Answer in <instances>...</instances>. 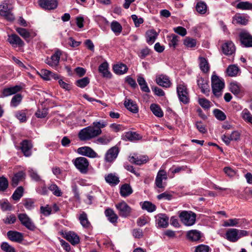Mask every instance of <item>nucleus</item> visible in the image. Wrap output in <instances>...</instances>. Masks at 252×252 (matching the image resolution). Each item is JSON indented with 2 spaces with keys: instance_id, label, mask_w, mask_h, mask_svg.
Listing matches in <instances>:
<instances>
[{
  "instance_id": "ddd939ff",
  "label": "nucleus",
  "mask_w": 252,
  "mask_h": 252,
  "mask_svg": "<svg viewBox=\"0 0 252 252\" xmlns=\"http://www.w3.org/2000/svg\"><path fill=\"white\" fill-rule=\"evenodd\" d=\"M221 50L225 55H232L236 50L234 44L231 41H225L221 45Z\"/></svg>"
},
{
  "instance_id": "4468645a",
  "label": "nucleus",
  "mask_w": 252,
  "mask_h": 252,
  "mask_svg": "<svg viewBox=\"0 0 252 252\" xmlns=\"http://www.w3.org/2000/svg\"><path fill=\"white\" fill-rule=\"evenodd\" d=\"M61 56V51L57 50L50 58L46 59L45 63L53 68L56 67L59 64Z\"/></svg>"
},
{
  "instance_id": "2eb2a0df",
  "label": "nucleus",
  "mask_w": 252,
  "mask_h": 252,
  "mask_svg": "<svg viewBox=\"0 0 252 252\" xmlns=\"http://www.w3.org/2000/svg\"><path fill=\"white\" fill-rule=\"evenodd\" d=\"M77 153L82 156L91 158L97 157V154L91 148L88 146L82 147L78 148Z\"/></svg>"
},
{
  "instance_id": "5701e85b",
  "label": "nucleus",
  "mask_w": 252,
  "mask_h": 252,
  "mask_svg": "<svg viewBox=\"0 0 252 252\" xmlns=\"http://www.w3.org/2000/svg\"><path fill=\"white\" fill-rule=\"evenodd\" d=\"M7 41L14 47L17 46L22 47L24 45V43L22 40L15 34L9 35Z\"/></svg>"
},
{
  "instance_id": "5fc2aeb1",
  "label": "nucleus",
  "mask_w": 252,
  "mask_h": 252,
  "mask_svg": "<svg viewBox=\"0 0 252 252\" xmlns=\"http://www.w3.org/2000/svg\"><path fill=\"white\" fill-rule=\"evenodd\" d=\"M90 82V79L88 77H84L76 81V85L80 88H83L87 86Z\"/></svg>"
},
{
  "instance_id": "f8f14e48",
  "label": "nucleus",
  "mask_w": 252,
  "mask_h": 252,
  "mask_svg": "<svg viewBox=\"0 0 252 252\" xmlns=\"http://www.w3.org/2000/svg\"><path fill=\"white\" fill-rule=\"evenodd\" d=\"M39 5L45 10H52L56 9L58 6L57 0H39Z\"/></svg>"
},
{
  "instance_id": "cd10ccee",
  "label": "nucleus",
  "mask_w": 252,
  "mask_h": 252,
  "mask_svg": "<svg viewBox=\"0 0 252 252\" xmlns=\"http://www.w3.org/2000/svg\"><path fill=\"white\" fill-rule=\"evenodd\" d=\"M129 161L131 163L140 165L147 162V158L145 156H137V155H135L133 156L129 157Z\"/></svg>"
},
{
  "instance_id": "72a5a7b5",
  "label": "nucleus",
  "mask_w": 252,
  "mask_h": 252,
  "mask_svg": "<svg viewBox=\"0 0 252 252\" xmlns=\"http://www.w3.org/2000/svg\"><path fill=\"white\" fill-rule=\"evenodd\" d=\"M147 42L149 44H152L156 40L158 33L155 30H148L146 33Z\"/></svg>"
},
{
  "instance_id": "b1692460",
  "label": "nucleus",
  "mask_w": 252,
  "mask_h": 252,
  "mask_svg": "<svg viewBox=\"0 0 252 252\" xmlns=\"http://www.w3.org/2000/svg\"><path fill=\"white\" fill-rule=\"evenodd\" d=\"M63 237L73 245L78 244L80 242L79 237L72 231L65 233Z\"/></svg>"
},
{
  "instance_id": "6e6552de",
  "label": "nucleus",
  "mask_w": 252,
  "mask_h": 252,
  "mask_svg": "<svg viewBox=\"0 0 252 252\" xmlns=\"http://www.w3.org/2000/svg\"><path fill=\"white\" fill-rule=\"evenodd\" d=\"M115 207L118 211L119 216L121 217L127 218L129 217L131 213L132 209L124 201H122L116 204Z\"/></svg>"
},
{
  "instance_id": "aec40b11",
  "label": "nucleus",
  "mask_w": 252,
  "mask_h": 252,
  "mask_svg": "<svg viewBox=\"0 0 252 252\" xmlns=\"http://www.w3.org/2000/svg\"><path fill=\"white\" fill-rule=\"evenodd\" d=\"M156 224L159 227H166L168 225L169 218L163 214H159L156 216Z\"/></svg>"
},
{
  "instance_id": "c9c22d12",
  "label": "nucleus",
  "mask_w": 252,
  "mask_h": 252,
  "mask_svg": "<svg viewBox=\"0 0 252 252\" xmlns=\"http://www.w3.org/2000/svg\"><path fill=\"white\" fill-rule=\"evenodd\" d=\"M179 37L174 34H171L167 36L168 45L170 47L175 49L178 45Z\"/></svg>"
},
{
  "instance_id": "f3484780",
  "label": "nucleus",
  "mask_w": 252,
  "mask_h": 252,
  "mask_svg": "<svg viewBox=\"0 0 252 252\" xmlns=\"http://www.w3.org/2000/svg\"><path fill=\"white\" fill-rule=\"evenodd\" d=\"M38 74L45 80L49 81L51 80L52 79L58 80L60 78L58 74L53 73L45 69H41L38 72Z\"/></svg>"
},
{
  "instance_id": "de8ad7c7",
  "label": "nucleus",
  "mask_w": 252,
  "mask_h": 252,
  "mask_svg": "<svg viewBox=\"0 0 252 252\" xmlns=\"http://www.w3.org/2000/svg\"><path fill=\"white\" fill-rule=\"evenodd\" d=\"M239 68L235 65H229L226 70L227 74L229 76H236L238 72Z\"/></svg>"
},
{
  "instance_id": "473e14b6",
  "label": "nucleus",
  "mask_w": 252,
  "mask_h": 252,
  "mask_svg": "<svg viewBox=\"0 0 252 252\" xmlns=\"http://www.w3.org/2000/svg\"><path fill=\"white\" fill-rule=\"evenodd\" d=\"M124 105L128 110L133 113H136L138 111L137 104L131 99H126L124 102Z\"/></svg>"
},
{
  "instance_id": "39448f33",
  "label": "nucleus",
  "mask_w": 252,
  "mask_h": 252,
  "mask_svg": "<svg viewBox=\"0 0 252 252\" xmlns=\"http://www.w3.org/2000/svg\"><path fill=\"white\" fill-rule=\"evenodd\" d=\"M75 167L82 174H86L89 170V162L85 158L80 157L72 160Z\"/></svg>"
},
{
  "instance_id": "a211bd4d",
  "label": "nucleus",
  "mask_w": 252,
  "mask_h": 252,
  "mask_svg": "<svg viewBox=\"0 0 252 252\" xmlns=\"http://www.w3.org/2000/svg\"><path fill=\"white\" fill-rule=\"evenodd\" d=\"M156 83L159 86L169 88L171 84L169 78L165 75L161 74L157 76L156 78Z\"/></svg>"
},
{
  "instance_id": "58836bf2",
  "label": "nucleus",
  "mask_w": 252,
  "mask_h": 252,
  "mask_svg": "<svg viewBox=\"0 0 252 252\" xmlns=\"http://www.w3.org/2000/svg\"><path fill=\"white\" fill-rule=\"evenodd\" d=\"M140 204L142 209L146 210L148 212H153L157 208L156 206L150 201H144Z\"/></svg>"
},
{
  "instance_id": "6ab92c4d",
  "label": "nucleus",
  "mask_w": 252,
  "mask_h": 252,
  "mask_svg": "<svg viewBox=\"0 0 252 252\" xmlns=\"http://www.w3.org/2000/svg\"><path fill=\"white\" fill-rule=\"evenodd\" d=\"M20 144L21 149L24 155L26 157H30L32 155L31 149L32 148L31 141L28 140H24Z\"/></svg>"
},
{
  "instance_id": "bb28decb",
  "label": "nucleus",
  "mask_w": 252,
  "mask_h": 252,
  "mask_svg": "<svg viewBox=\"0 0 252 252\" xmlns=\"http://www.w3.org/2000/svg\"><path fill=\"white\" fill-rule=\"evenodd\" d=\"M98 71L102 74L103 77L107 78H111V74L108 70V64L107 62H103L99 66Z\"/></svg>"
},
{
  "instance_id": "c85d7f7f",
  "label": "nucleus",
  "mask_w": 252,
  "mask_h": 252,
  "mask_svg": "<svg viewBox=\"0 0 252 252\" xmlns=\"http://www.w3.org/2000/svg\"><path fill=\"white\" fill-rule=\"evenodd\" d=\"M187 238L191 241H198L201 237L200 231L197 230H191L187 233Z\"/></svg>"
},
{
  "instance_id": "69168bd1",
  "label": "nucleus",
  "mask_w": 252,
  "mask_h": 252,
  "mask_svg": "<svg viewBox=\"0 0 252 252\" xmlns=\"http://www.w3.org/2000/svg\"><path fill=\"white\" fill-rule=\"evenodd\" d=\"M29 172L30 177L32 178V180L35 181H40V177L35 171L31 169L29 170Z\"/></svg>"
},
{
  "instance_id": "e2e57ef3",
  "label": "nucleus",
  "mask_w": 252,
  "mask_h": 252,
  "mask_svg": "<svg viewBox=\"0 0 252 252\" xmlns=\"http://www.w3.org/2000/svg\"><path fill=\"white\" fill-rule=\"evenodd\" d=\"M230 90L231 92L235 94H237L240 92V88L237 83H231L230 84Z\"/></svg>"
},
{
  "instance_id": "8fccbe9b",
  "label": "nucleus",
  "mask_w": 252,
  "mask_h": 252,
  "mask_svg": "<svg viewBox=\"0 0 252 252\" xmlns=\"http://www.w3.org/2000/svg\"><path fill=\"white\" fill-rule=\"evenodd\" d=\"M16 31L25 40H28L31 36L30 33L26 29L17 28Z\"/></svg>"
},
{
  "instance_id": "09e8293b",
  "label": "nucleus",
  "mask_w": 252,
  "mask_h": 252,
  "mask_svg": "<svg viewBox=\"0 0 252 252\" xmlns=\"http://www.w3.org/2000/svg\"><path fill=\"white\" fill-rule=\"evenodd\" d=\"M184 44L187 48H193L196 46V41L193 38L187 37L184 40Z\"/></svg>"
},
{
  "instance_id": "4d7b16f0",
  "label": "nucleus",
  "mask_w": 252,
  "mask_h": 252,
  "mask_svg": "<svg viewBox=\"0 0 252 252\" xmlns=\"http://www.w3.org/2000/svg\"><path fill=\"white\" fill-rule=\"evenodd\" d=\"M48 189L57 196H61L62 194L61 190L56 184H51Z\"/></svg>"
},
{
  "instance_id": "0e129e2a",
  "label": "nucleus",
  "mask_w": 252,
  "mask_h": 252,
  "mask_svg": "<svg viewBox=\"0 0 252 252\" xmlns=\"http://www.w3.org/2000/svg\"><path fill=\"white\" fill-rule=\"evenodd\" d=\"M52 211V208L49 206L46 205L45 207L41 206L40 207V212L44 216H49Z\"/></svg>"
},
{
  "instance_id": "bf43d9fd",
  "label": "nucleus",
  "mask_w": 252,
  "mask_h": 252,
  "mask_svg": "<svg viewBox=\"0 0 252 252\" xmlns=\"http://www.w3.org/2000/svg\"><path fill=\"white\" fill-rule=\"evenodd\" d=\"M195 8L199 13L201 14H205V3L203 1L198 2Z\"/></svg>"
},
{
  "instance_id": "c756f323",
  "label": "nucleus",
  "mask_w": 252,
  "mask_h": 252,
  "mask_svg": "<svg viewBox=\"0 0 252 252\" xmlns=\"http://www.w3.org/2000/svg\"><path fill=\"white\" fill-rule=\"evenodd\" d=\"M105 215L111 223H115L117 222L118 217L112 209L110 208L106 209Z\"/></svg>"
},
{
  "instance_id": "412c9836",
  "label": "nucleus",
  "mask_w": 252,
  "mask_h": 252,
  "mask_svg": "<svg viewBox=\"0 0 252 252\" xmlns=\"http://www.w3.org/2000/svg\"><path fill=\"white\" fill-rule=\"evenodd\" d=\"M244 219H230L224 221L223 226L224 227H233V226H241L244 223Z\"/></svg>"
},
{
  "instance_id": "a18cd8bd",
  "label": "nucleus",
  "mask_w": 252,
  "mask_h": 252,
  "mask_svg": "<svg viewBox=\"0 0 252 252\" xmlns=\"http://www.w3.org/2000/svg\"><path fill=\"white\" fill-rule=\"evenodd\" d=\"M27 110H19L15 113V117L21 123H24L27 120Z\"/></svg>"
},
{
  "instance_id": "49530a36",
  "label": "nucleus",
  "mask_w": 252,
  "mask_h": 252,
  "mask_svg": "<svg viewBox=\"0 0 252 252\" xmlns=\"http://www.w3.org/2000/svg\"><path fill=\"white\" fill-rule=\"evenodd\" d=\"M112 31L117 35L120 34L122 31V27L121 24L116 21H113L111 24Z\"/></svg>"
},
{
  "instance_id": "3c124183",
  "label": "nucleus",
  "mask_w": 252,
  "mask_h": 252,
  "mask_svg": "<svg viewBox=\"0 0 252 252\" xmlns=\"http://www.w3.org/2000/svg\"><path fill=\"white\" fill-rule=\"evenodd\" d=\"M9 185L8 180L4 177H0V191H4L8 188Z\"/></svg>"
},
{
  "instance_id": "774afa93",
  "label": "nucleus",
  "mask_w": 252,
  "mask_h": 252,
  "mask_svg": "<svg viewBox=\"0 0 252 252\" xmlns=\"http://www.w3.org/2000/svg\"><path fill=\"white\" fill-rule=\"evenodd\" d=\"M241 134L238 131H233L230 135L231 141H239L240 139Z\"/></svg>"
},
{
  "instance_id": "2f4dec72",
  "label": "nucleus",
  "mask_w": 252,
  "mask_h": 252,
  "mask_svg": "<svg viewBox=\"0 0 252 252\" xmlns=\"http://www.w3.org/2000/svg\"><path fill=\"white\" fill-rule=\"evenodd\" d=\"M25 174L23 171H19L15 173L12 178L11 185L13 187H16L20 181L24 179Z\"/></svg>"
},
{
  "instance_id": "4be33fe9",
  "label": "nucleus",
  "mask_w": 252,
  "mask_h": 252,
  "mask_svg": "<svg viewBox=\"0 0 252 252\" xmlns=\"http://www.w3.org/2000/svg\"><path fill=\"white\" fill-rule=\"evenodd\" d=\"M119 153L118 148L113 147L110 149L105 154V159L108 162L113 161L118 156Z\"/></svg>"
},
{
  "instance_id": "f257e3e1",
  "label": "nucleus",
  "mask_w": 252,
  "mask_h": 252,
  "mask_svg": "<svg viewBox=\"0 0 252 252\" xmlns=\"http://www.w3.org/2000/svg\"><path fill=\"white\" fill-rule=\"evenodd\" d=\"M106 124L104 122H94L92 126L81 129L78 133V137L81 141L89 140L101 133V128Z\"/></svg>"
},
{
  "instance_id": "f704fd0d",
  "label": "nucleus",
  "mask_w": 252,
  "mask_h": 252,
  "mask_svg": "<svg viewBox=\"0 0 252 252\" xmlns=\"http://www.w3.org/2000/svg\"><path fill=\"white\" fill-rule=\"evenodd\" d=\"M79 220L83 227L89 228L91 226V223L89 221L87 214L82 212L79 215Z\"/></svg>"
},
{
  "instance_id": "6e6d98bb",
  "label": "nucleus",
  "mask_w": 252,
  "mask_h": 252,
  "mask_svg": "<svg viewBox=\"0 0 252 252\" xmlns=\"http://www.w3.org/2000/svg\"><path fill=\"white\" fill-rule=\"evenodd\" d=\"M236 7L241 9H252V3L248 1H242L238 3Z\"/></svg>"
},
{
  "instance_id": "a19ab883",
  "label": "nucleus",
  "mask_w": 252,
  "mask_h": 252,
  "mask_svg": "<svg viewBox=\"0 0 252 252\" xmlns=\"http://www.w3.org/2000/svg\"><path fill=\"white\" fill-rule=\"evenodd\" d=\"M137 82L140 87L141 90L145 93H149L150 90L147 85L145 79L140 76H138Z\"/></svg>"
},
{
  "instance_id": "1a4fd4ad",
  "label": "nucleus",
  "mask_w": 252,
  "mask_h": 252,
  "mask_svg": "<svg viewBox=\"0 0 252 252\" xmlns=\"http://www.w3.org/2000/svg\"><path fill=\"white\" fill-rule=\"evenodd\" d=\"M177 92L180 101L184 104L189 102V93L187 88L184 84H180L177 87Z\"/></svg>"
},
{
  "instance_id": "37998d69",
  "label": "nucleus",
  "mask_w": 252,
  "mask_h": 252,
  "mask_svg": "<svg viewBox=\"0 0 252 252\" xmlns=\"http://www.w3.org/2000/svg\"><path fill=\"white\" fill-rule=\"evenodd\" d=\"M23 98L22 95L20 94L14 95L10 101V106L12 107H17L22 102Z\"/></svg>"
},
{
  "instance_id": "052dcab7",
  "label": "nucleus",
  "mask_w": 252,
  "mask_h": 252,
  "mask_svg": "<svg viewBox=\"0 0 252 252\" xmlns=\"http://www.w3.org/2000/svg\"><path fill=\"white\" fill-rule=\"evenodd\" d=\"M48 114V110L47 109H43L42 110L38 109L35 112V115L38 118H44Z\"/></svg>"
},
{
  "instance_id": "9d476101",
  "label": "nucleus",
  "mask_w": 252,
  "mask_h": 252,
  "mask_svg": "<svg viewBox=\"0 0 252 252\" xmlns=\"http://www.w3.org/2000/svg\"><path fill=\"white\" fill-rule=\"evenodd\" d=\"M18 218L21 224L25 226L29 230L33 231L35 229L36 226L31 218L24 213L19 214Z\"/></svg>"
},
{
  "instance_id": "20e7f679",
  "label": "nucleus",
  "mask_w": 252,
  "mask_h": 252,
  "mask_svg": "<svg viewBox=\"0 0 252 252\" xmlns=\"http://www.w3.org/2000/svg\"><path fill=\"white\" fill-rule=\"evenodd\" d=\"M211 82L213 94L215 96L220 97L221 95L222 89L224 87L223 80L214 74L212 76Z\"/></svg>"
},
{
  "instance_id": "4c0bfd02",
  "label": "nucleus",
  "mask_w": 252,
  "mask_h": 252,
  "mask_svg": "<svg viewBox=\"0 0 252 252\" xmlns=\"http://www.w3.org/2000/svg\"><path fill=\"white\" fill-rule=\"evenodd\" d=\"M132 193V189L129 184H125L120 189V194L123 197L129 196Z\"/></svg>"
},
{
  "instance_id": "13d9d810",
  "label": "nucleus",
  "mask_w": 252,
  "mask_h": 252,
  "mask_svg": "<svg viewBox=\"0 0 252 252\" xmlns=\"http://www.w3.org/2000/svg\"><path fill=\"white\" fill-rule=\"evenodd\" d=\"M214 114L218 120L222 121L225 119L226 116L223 112L219 109H215Z\"/></svg>"
},
{
  "instance_id": "393cba45",
  "label": "nucleus",
  "mask_w": 252,
  "mask_h": 252,
  "mask_svg": "<svg viewBox=\"0 0 252 252\" xmlns=\"http://www.w3.org/2000/svg\"><path fill=\"white\" fill-rule=\"evenodd\" d=\"M7 235L9 239L13 242H20L23 239V234L18 231L10 230L7 232Z\"/></svg>"
},
{
  "instance_id": "9b49d317",
  "label": "nucleus",
  "mask_w": 252,
  "mask_h": 252,
  "mask_svg": "<svg viewBox=\"0 0 252 252\" xmlns=\"http://www.w3.org/2000/svg\"><path fill=\"white\" fill-rule=\"evenodd\" d=\"M241 44L246 47H252V35L247 32L243 31L239 34Z\"/></svg>"
},
{
  "instance_id": "338daca9",
  "label": "nucleus",
  "mask_w": 252,
  "mask_h": 252,
  "mask_svg": "<svg viewBox=\"0 0 252 252\" xmlns=\"http://www.w3.org/2000/svg\"><path fill=\"white\" fill-rule=\"evenodd\" d=\"M110 127L114 132H116L123 131L125 129V127L123 125L116 124H112L110 125Z\"/></svg>"
},
{
  "instance_id": "79ce46f5",
  "label": "nucleus",
  "mask_w": 252,
  "mask_h": 252,
  "mask_svg": "<svg viewBox=\"0 0 252 252\" xmlns=\"http://www.w3.org/2000/svg\"><path fill=\"white\" fill-rule=\"evenodd\" d=\"M150 109L153 113L158 117L161 118L163 116V113L159 105L156 104H152Z\"/></svg>"
},
{
  "instance_id": "ea45409f",
  "label": "nucleus",
  "mask_w": 252,
  "mask_h": 252,
  "mask_svg": "<svg viewBox=\"0 0 252 252\" xmlns=\"http://www.w3.org/2000/svg\"><path fill=\"white\" fill-rule=\"evenodd\" d=\"M247 23L248 20L244 16H241L240 14H236L233 17V24L246 25Z\"/></svg>"
},
{
  "instance_id": "f03ea898",
  "label": "nucleus",
  "mask_w": 252,
  "mask_h": 252,
  "mask_svg": "<svg viewBox=\"0 0 252 252\" xmlns=\"http://www.w3.org/2000/svg\"><path fill=\"white\" fill-rule=\"evenodd\" d=\"M249 235L248 231L236 228H229L225 233V238L231 242H236L242 237Z\"/></svg>"
},
{
  "instance_id": "0eeeda50",
  "label": "nucleus",
  "mask_w": 252,
  "mask_h": 252,
  "mask_svg": "<svg viewBox=\"0 0 252 252\" xmlns=\"http://www.w3.org/2000/svg\"><path fill=\"white\" fill-rule=\"evenodd\" d=\"M200 68L201 72L198 74L197 77V84L198 88L200 89L201 91L203 93H205V58L203 57L199 58Z\"/></svg>"
},
{
  "instance_id": "680f3d73",
  "label": "nucleus",
  "mask_w": 252,
  "mask_h": 252,
  "mask_svg": "<svg viewBox=\"0 0 252 252\" xmlns=\"http://www.w3.org/2000/svg\"><path fill=\"white\" fill-rule=\"evenodd\" d=\"M174 32L180 34L182 36H184L187 34V30L184 27L179 26L173 29Z\"/></svg>"
},
{
  "instance_id": "7ed1b4c3",
  "label": "nucleus",
  "mask_w": 252,
  "mask_h": 252,
  "mask_svg": "<svg viewBox=\"0 0 252 252\" xmlns=\"http://www.w3.org/2000/svg\"><path fill=\"white\" fill-rule=\"evenodd\" d=\"M179 217L185 225L190 226L195 223L196 215L191 211H182L179 213Z\"/></svg>"
},
{
  "instance_id": "7c9ffc66",
  "label": "nucleus",
  "mask_w": 252,
  "mask_h": 252,
  "mask_svg": "<svg viewBox=\"0 0 252 252\" xmlns=\"http://www.w3.org/2000/svg\"><path fill=\"white\" fill-rule=\"evenodd\" d=\"M114 72L118 75H122L126 73L128 70L127 66L122 63L116 64L113 66Z\"/></svg>"
},
{
  "instance_id": "e433bc0d",
  "label": "nucleus",
  "mask_w": 252,
  "mask_h": 252,
  "mask_svg": "<svg viewBox=\"0 0 252 252\" xmlns=\"http://www.w3.org/2000/svg\"><path fill=\"white\" fill-rule=\"evenodd\" d=\"M105 179L107 183L112 186H115L119 182V178L114 174L110 173L105 176Z\"/></svg>"
},
{
  "instance_id": "c03bdc74",
  "label": "nucleus",
  "mask_w": 252,
  "mask_h": 252,
  "mask_svg": "<svg viewBox=\"0 0 252 252\" xmlns=\"http://www.w3.org/2000/svg\"><path fill=\"white\" fill-rule=\"evenodd\" d=\"M24 188L22 186L18 187L13 193L11 197L15 201H19L23 196Z\"/></svg>"
},
{
  "instance_id": "603ef678",
  "label": "nucleus",
  "mask_w": 252,
  "mask_h": 252,
  "mask_svg": "<svg viewBox=\"0 0 252 252\" xmlns=\"http://www.w3.org/2000/svg\"><path fill=\"white\" fill-rule=\"evenodd\" d=\"M242 117L246 122L252 125V115L247 109L242 111Z\"/></svg>"
},
{
  "instance_id": "a878e982",
  "label": "nucleus",
  "mask_w": 252,
  "mask_h": 252,
  "mask_svg": "<svg viewBox=\"0 0 252 252\" xmlns=\"http://www.w3.org/2000/svg\"><path fill=\"white\" fill-rule=\"evenodd\" d=\"M142 137L135 132L128 131L122 135V139L126 141H134L140 139Z\"/></svg>"
},
{
  "instance_id": "dca6fc26",
  "label": "nucleus",
  "mask_w": 252,
  "mask_h": 252,
  "mask_svg": "<svg viewBox=\"0 0 252 252\" xmlns=\"http://www.w3.org/2000/svg\"><path fill=\"white\" fill-rule=\"evenodd\" d=\"M167 179V175L165 170L160 169L158 172L155 184L159 189H163L165 186L162 183V181L166 180Z\"/></svg>"
},
{
  "instance_id": "423d86ee",
  "label": "nucleus",
  "mask_w": 252,
  "mask_h": 252,
  "mask_svg": "<svg viewBox=\"0 0 252 252\" xmlns=\"http://www.w3.org/2000/svg\"><path fill=\"white\" fill-rule=\"evenodd\" d=\"M13 7L7 3L3 2L0 5V15L9 21H13L15 16L12 13Z\"/></svg>"
},
{
  "instance_id": "864d4df0",
  "label": "nucleus",
  "mask_w": 252,
  "mask_h": 252,
  "mask_svg": "<svg viewBox=\"0 0 252 252\" xmlns=\"http://www.w3.org/2000/svg\"><path fill=\"white\" fill-rule=\"evenodd\" d=\"M0 248L5 252H16L15 248L7 242H2L0 245Z\"/></svg>"
}]
</instances>
